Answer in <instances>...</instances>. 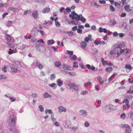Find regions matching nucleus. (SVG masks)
Segmentation results:
<instances>
[{
    "label": "nucleus",
    "instance_id": "864d4df0",
    "mask_svg": "<svg viewBox=\"0 0 133 133\" xmlns=\"http://www.w3.org/2000/svg\"><path fill=\"white\" fill-rule=\"evenodd\" d=\"M10 99L11 100L12 102H14L15 100V99L12 97H10Z\"/></svg>",
    "mask_w": 133,
    "mask_h": 133
},
{
    "label": "nucleus",
    "instance_id": "6e6552de",
    "mask_svg": "<svg viewBox=\"0 0 133 133\" xmlns=\"http://www.w3.org/2000/svg\"><path fill=\"white\" fill-rule=\"evenodd\" d=\"M88 36V37H87L85 38L84 39L85 41L87 43L88 42L89 40H90V41H91L92 40V39L91 38V35H89Z\"/></svg>",
    "mask_w": 133,
    "mask_h": 133
},
{
    "label": "nucleus",
    "instance_id": "393cba45",
    "mask_svg": "<svg viewBox=\"0 0 133 133\" xmlns=\"http://www.w3.org/2000/svg\"><path fill=\"white\" fill-rule=\"evenodd\" d=\"M67 73L69 75L72 76H74L76 75V73L74 72H68Z\"/></svg>",
    "mask_w": 133,
    "mask_h": 133
},
{
    "label": "nucleus",
    "instance_id": "de8ad7c7",
    "mask_svg": "<svg viewBox=\"0 0 133 133\" xmlns=\"http://www.w3.org/2000/svg\"><path fill=\"white\" fill-rule=\"evenodd\" d=\"M68 33L69 35L70 36H72L74 35V34L72 32L69 31L68 32Z\"/></svg>",
    "mask_w": 133,
    "mask_h": 133
},
{
    "label": "nucleus",
    "instance_id": "8fccbe9b",
    "mask_svg": "<svg viewBox=\"0 0 133 133\" xmlns=\"http://www.w3.org/2000/svg\"><path fill=\"white\" fill-rule=\"evenodd\" d=\"M10 9L11 10V11L15 12L16 11V9L14 8H10Z\"/></svg>",
    "mask_w": 133,
    "mask_h": 133
},
{
    "label": "nucleus",
    "instance_id": "f704fd0d",
    "mask_svg": "<svg viewBox=\"0 0 133 133\" xmlns=\"http://www.w3.org/2000/svg\"><path fill=\"white\" fill-rule=\"evenodd\" d=\"M100 43V42L97 40H95L94 42V44L96 45H98Z\"/></svg>",
    "mask_w": 133,
    "mask_h": 133
},
{
    "label": "nucleus",
    "instance_id": "a19ab883",
    "mask_svg": "<svg viewBox=\"0 0 133 133\" xmlns=\"http://www.w3.org/2000/svg\"><path fill=\"white\" fill-rule=\"evenodd\" d=\"M6 78L5 76L2 75H0V80L2 79H4Z\"/></svg>",
    "mask_w": 133,
    "mask_h": 133
},
{
    "label": "nucleus",
    "instance_id": "c9c22d12",
    "mask_svg": "<svg viewBox=\"0 0 133 133\" xmlns=\"http://www.w3.org/2000/svg\"><path fill=\"white\" fill-rule=\"evenodd\" d=\"M110 9V10L112 11H114L115 10V9L112 6L110 5L109 7Z\"/></svg>",
    "mask_w": 133,
    "mask_h": 133
},
{
    "label": "nucleus",
    "instance_id": "052dcab7",
    "mask_svg": "<svg viewBox=\"0 0 133 133\" xmlns=\"http://www.w3.org/2000/svg\"><path fill=\"white\" fill-rule=\"evenodd\" d=\"M55 85V84L54 83H52L49 84V85L52 87H54Z\"/></svg>",
    "mask_w": 133,
    "mask_h": 133
},
{
    "label": "nucleus",
    "instance_id": "9b49d317",
    "mask_svg": "<svg viewBox=\"0 0 133 133\" xmlns=\"http://www.w3.org/2000/svg\"><path fill=\"white\" fill-rule=\"evenodd\" d=\"M125 10L128 12H130L132 9L130 8V6L129 5H126L124 7Z\"/></svg>",
    "mask_w": 133,
    "mask_h": 133
},
{
    "label": "nucleus",
    "instance_id": "0e129e2a",
    "mask_svg": "<svg viewBox=\"0 0 133 133\" xmlns=\"http://www.w3.org/2000/svg\"><path fill=\"white\" fill-rule=\"evenodd\" d=\"M99 2L100 3H102L105 4L106 3V1L104 0L102 1L99 0Z\"/></svg>",
    "mask_w": 133,
    "mask_h": 133
},
{
    "label": "nucleus",
    "instance_id": "9d476101",
    "mask_svg": "<svg viewBox=\"0 0 133 133\" xmlns=\"http://www.w3.org/2000/svg\"><path fill=\"white\" fill-rule=\"evenodd\" d=\"M86 68L89 69H91L92 70L94 71L95 70V67L93 66H91L89 64H87L86 66Z\"/></svg>",
    "mask_w": 133,
    "mask_h": 133
},
{
    "label": "nucleus",
    "instance_id": "4d7b16f0",
    "mask_svg": "<svg viewBox=\"0 0 133 133\" xmlns=\"http://www.w3.org/2000/svg\"><path fill=\"white\" fill-rule=\"evenodd\" d=\"M24 38L26 39H30L31 38V36H28L25 35L24 36Z\"/></svg>",
    "mask_w": 133,
    "mask_h": 133
},
{
    "label": "nucleus",
    "instance_id": "a211bd4d",
    "mask_svg": "<svg viewBox=\"0 0 133 133\" xmlns=\"http://www.w3.org/2000/svg\"><path fill=\"white\" fill-rule=\"evenodd\" d=\"M55 65L57 67H59L61 65V63L60 62L57 61L55 62Z\"/></svg>",
    "mask_w": 133,
    "mask_h": 133
},
{
    "label": "nucleus",
    "instance_id": "39448f33",
    "mask_svg": "<svg viewBox=\"0 0 133 133\" xmlns=\"http://www.w3.org/2000/svg\"><path fill=\"white\" fill-rule=\"evenodd\" d=\"M36 66L40 69H42L44 68L43 65L38 62L37 61H36Z\"/></svg>",
    "mask_w": 133,
    "mask_h": 133
},
{
    "label": "nucleus",
    "instance_id": "e2e57ef3",
    "mask_svg": "<svg viewBox=\"0 0 133 133\" xmlns=\"http://www.w3.org/2000/svg\"><path fill=\"white\" fill-rule=\"evenodd\" d=\"M99 32H103V29L102 28L100 27L99 29Z\"/></svg>",
    "mask_w": 133,
    "mask_h": 133
},
{
    "label": "nucleus",
    "instance_id": "c756f323",
    "mask_svg": "<svg viewBox=\"0 0 133 133\" xmlns=\"http://www.w3.org/2000/svg\"><path fill=\"white\" fill-rule=\"evenodd\" d=\"M7 68V67L6 66L4 65V67H3L2 68V71L4 72H6L7 71V70H6V68Z\"/></svg>",
    "mask_w": 133,
    "mask_h": 133
},
{
    "label": "nucleus",
    "instance_id": "09e8293b",
    "mask_svg": "<svg viewBox=\"0 0 133 133\" xmlns=\"http://www.w3.org/2000/svg\"><path fill=\"white\" fill-rule=\"evenodd\" d=\"M67 53L70 55H72L73 54V52L72 51L67 50Z\"/></svg>",
    "mask_w": 133,
    "mask_h": 133
},
{
    "label": "nucleus",
    "instance_id": "680f3d73",
    "mask_svg": "<svg viewBox=\"0 0 133 133\" xmlns=\"http://www.w3.org/2000/svg\"><path fill=\"white\" fill-rule=\"evenodd\" d=\"M85 126L87 127H88L89 125V124L87 122H86L85 123Z\"/></svg>",
    "mask_w": 133,
    "mask_h": 133
},
{
    "label": "nucleus",
    "instance_id": "a18cd8bd",
    "mask_svg": "<svg viewBox=\"0 0 133 133\" xmlns=\"http://www.w3.org/2000/svg\"><path fill=\"white\" fill-rule=\"evenodd\" d=\"M12 23V22L11 21H9L7 23V26L8 27H9Z\"/></svg>",
    "mask_w": 133,
    "mask_h": 133
},
{
    "label": "nucleus",
    "instance_id": "f03ea898",
    "mask_svg": "<svg viewBox=\"0 0 133 133\" xmlns=\"http://www.w3.org/2000/svg\"><path fill=\"white\" fill-rule=\"evenodd\" d=\"M68 85L70 88L75 90H78L79 89V87L74 83H70Z\"/></svg>",
    "mask_w": 133,
    "mask_h": 133
},
{
    "label": "nucleus",
    "instance_id": "13d9d810",
    "mask_svg": "<svg viewBox=\"0 0 133 133\" xmlns=\"http://www.w3.org/2000/svg\"><path fill=\"white\" fill-rule=\"evenodd\" d=\"M77 32L78 33H79L80 34H81L82 32V30L78 29H77Z\"/></svg>",
    "mask_w": 133,
    "mask_h": 133
},
{
    "label": "nucleus",
    "instance_id": "6ab92c4d",
    "mask_svg": "<svg viewBox=\"0 0 133 133\" xmlns=\"http://www.w3.org/2000/svg\"><path fill=\"white\" fill-rule=\"evenodd\" d=\"M44 98H47L48 97H51V96L47 93H45L44 94Z\"/></svg>",
    "mask_w": 133,
    "mask_h": 133
},
{
    "label": "nucleus",
    "instance_id": "ddd939ff",
    "mask_svg": "<svg viewBox=\"0 0 133 133\" xmlns=\"http://www.w3.org/2000/svg\"><path fill=\"white\" fill-rule=\"evenodd\" d=\"M57 85L59 86H61L62 85L63 82L62 81L61 79H59L57 80Z\"/></svg>",
    "mask_w": 133,
    "mask_h": 133
},
{
    "label": "nucleus",
    "instance_id": "58836bf2",
    "mask_svg": "<svg viewBox=\"0 0 133 133\" xmlns=\"http://www.w3.org/2000/svg\"><path fill=\"white\" fill-rule=\"evenodd\" d=\"M73 66L74 67H77L78 66L77 63L76 62H74L73 63Z\"/></svg>",
    "mask_w": 133,
    "mask_h": 133
},
{
    "label": "nucleus",
    "instance_id": "69168bd1",
    "mask_svg": "<svg viewBox=\"0 0 133 133\" xmlns=\"http://www.w3.org/2000/svg\"><path fill=\"white\" fill-rule=\"evenodd\" d=\"M36 40V38H35L34 37L32 38V39L31 40V41L33 42H34Z\"/></svg>",
    "mask_w": 133,
    "mask_h": 133
},
{
    "label": "nucleus",
    "instance_id": "412c9836",
    "mask_svg": "<svg viewBox=\"0 0 133 133\" xmlns=\"http://www.w3.org/2000/svg\"><path fill=\"white\" fill-rule=\"evenodd\" d=\"M9 51L8 52V54L9 55H11L13 53H15L17 52L16 51H14V50H11V49H9Z\"/></svg>",
    "mask_w": 133,
    "mask_h": 133
},
{
    "label": "nucleus",
    "instance_id": "473e14b6",
    "mask_svg": "<svg viewBox=\"0 0 133 133\" xmlns=\"http://www.w3.org/2000/svg\"><path fill=\"white\" fill-rule=\"evenodd\" d=\"M39 110L41 112L43 111L44 108L43 106L41 105H40L39 106Z\"/></svg>",
    "mask_w": 133,
    "mask_h": 133
},
{
    "label": "nucleus",
    "instance_id": "20e7f679",
    "mask_svg": "<svg viewBox=\"0 0 133 133\" xmlns=\"http://www.w3.org/2000/svg\"><path fill=\"white\" fill-rule=\"evenodd\" d=\"M62 67L64 69L66 70H73L74 68L71 67L65 64L62 65Z\"/></svg>",
    "mask_w": 133,
    "mask_h": 133
},
{
    "label": "nucleus",
    "instance_id": "aec40b11",
    "mask_svg": "<svg viewBox=\"0 0 133 133\" xmlns=\"http://www.w3.org/2000/svg\"><path fill=\"white\" fill-rule=\"evenodd\" d=\"M105 70L106 71L109 72L112 70V68L111 67H109L108 68H106Z\"/></svg>",
    "mask_w": 133,
    "mask_h": 133
},
{
    "label": "nucleus",
    "instance_id": "338daca9",
    "mask_svg": "<svg viewBox=\"0 0 133 133\" xmlns=\"http://www.w3.org/2000/svg\"><path fill=\"white\" fill-rule=\"evenodd\" d=\"M119 35L120 37H123L124 36V34L123 33H120L119 34Z\"/></svg>",
    "mask_w": 133,
    "mask_h": 133
},
{
    "label": "nucleus",
    "instance_id": "49530a36",
    "mask_svg": "<svg viewBox=\"0 0 133 133\" xmlns=\"http://www.w3.org/2000/svg\"><path fill=\"white\" fill-rule=\"evenodd\" d=\"M126 15V14L124 12H122L121 13V17H124Z\"/></svg>",
    "mask_w": 133,
    "mask_h": 133
},
{
    "label": "nucleus",
    "instance_id": "2eb2a0df",
    "mask_svg": "<svg viewBox=\"0 0 133 133\" xmlns=\"http://www.w3.org/2000/svg\"><path fill=\"white\" fill-rule=\"evenodd\" d=\"M11 70L12 72H16L18 70L15 66H13L11 68Z\"/></svg>",
    "mask_w": 133,
    "mask_h": 133
},
{
    "label": "nucleus",
    "instance_id": "5701e85b",
    "mask_svg": "<svg viewBox=\"0 0 133 133\" xmlns=\"http://www.w3.org/2000/svg\"><path fill=\"white\" fill-rule=\"evenodd\" d=\"M70 59L71 60L75 61L76 59V57L75 55H74L72 56H70Z\"/></svg>",
    "mask_w": 133,
    "mask_h": 133
},
{
    "label": "nucleus",
    "instance_id": "2f4dec72",
    "mask_svg": "<svg viewBox=\"0 0 133 133\" xmlns=\"http://www.w3.org/2000/svg\"><path fill=\"white\" fill-rule=\"evenodd\" d=\"M48 112L49 114H50L52 112V110L51 109H49L48 110L47 109H46L45 111V113L46 114Z\"/></svg>",
    "mask_w": 133,
    "mask_h": 133
},
{
    "label": "nucleus",
    "instance_id": "1a4fd4ad",
    "mask_svg": "<svg viewBox=\"0 0 133 133\" xmlns=\"http://www.w3.org/2000/svg\"><path fill=\"white\" fill-rule=\"evenodd\" d=\"M32 15L35 19H37L38 16L37 11L36 10L34 11L32 14Z\"/></svg>",
    "mask_w": 133,
    "mask_h": 133
},
{
    "label": "nucleus",
    "instance_id": "4c0bfd02",
    "mask_svg": "<svg viewBox=\"0 0 133 133\" xmlns=\"http://www.w3.org/2000/svg\"><path fill=\"white\" fill-rule=\"evenodd\" d=\"M121 118H123V119H124L125 117V113H123L121 115Z\"/></svg>",
    "mask_w": 133,
    "mask_h": 133
},
{
    "label": "nucleus",
    "instance_id": "7ed1b4c3",
    "mask_svg": "<svg viewBox=\"0 0 133 133\" xmlns=\"http://www.w3.org/2000/svg\"><path fill=\"white\" fill-rule=\"evenodd\" d=\"M10 119H11V122L12 124L14 126L15 125V122L16 118L14 114H12L10 116Z\"/></svg>",
    "mask_w": 133,
    "mask_h": 133
},
{
    "label": "nucleus",
    "instance_id": "bf43d9fd",
    "mask_svg": "<svg viewBox=\"0 0 133 133\" xmlns=\"http://www.w3.org/2000/svg\"><path fill=\"white\" fill-rule=\"evenodd\" d=\"M66 12H71L70 9L68 7L66 8Z\"/></svg>",
    "mask_w": 133,
    "mask_h": 133
},
{
    "label": "nucleus",
    "instance_id": "cd10ccee",
    "mask_svg": "<svg viewBox=\"0 0 133 133\" xmlns=\"http://www.w3.org/2000/svg\"><path fill=\"white\" fill-rule=\"evenodd\" d=\"M56 77V76L54 74H52L51 75L50 79L51 80H53L55 79Z\"/></svg>",
    "mask_w": 133,
    "mask_h": 133
},
{
    "label": "nucleus",
    "instance_id": "f257e3e1",
    "mask_svg": "<svg viewBox=\"0 0 133 133\" xmlns=\"http://www.w3.org/2000/svg\"><path fill=\"white\" fill-rule=\"evenodd\" d=\"M71 13L72 14L69 15L70 17L71 18L73 19H76L77 21H79L80 19L81 15H78L74 11H72Z\"/></svg>",
    "mask_w": 133,
    "mask_h": 133
},
{
    "label": "nucleus",
    "instance_id": "3c124183",
    "mask_svg": "<svg viewBox=\"0 0 133 133\" xmlns=\"http://www.w3.org/2000/svg\"><path fill=\"white\" fill-rule=\"evenodd\" d=\"M120 49L121 50V51H120V53L121 54L123 52H125V51H126V49H122L121 48H120Z\"/></svg>",
    "mask_w": 133,
    "mask_h": 133
},
{
    "label": "nucleus",
    "instance_id": "dca6fc26",
    "mask_svg": "<svg viewBox=\"0 0 133 133\" xmlns=\"http://www.w3.org/2000/svg\"><path fill=\"white\" fill-rule=\"evenodd\" d=\"M50 10V9L49 8H46L42 11V12L44 13H46L48 12Z\"/></svg>",
    "mask_w": 133,
    "mask_h": 133
},
{
    "label": "nucleus",
    "instance_id": "c03bdc74",
    "mask_svg": "<svg viewBox=\"0 0 133 133\" xmlns=\"http://www.w3.org/2000/svg\"><path fill=\"white\" fill-rule=\"evenodd\" d=\"M8 46L10 48H13L14 46V45L12 43H8V42L7 43Z\"/></svg>",
    "mask_w": 133,
    "mask_h": 133
},
{
    "label": "nucleus",
    "instance_id": "774afa93",
    "mask_svg": "<svg viewBox=\"0 0 133 133\" xmlns=\"http://www.w3.org/2000/svg\"><path fill=\"white\" fill-rule=\"evenodd\" d=\"M130 116L131 119L133 121V113H131Z\"/></svg>",
    "mask_w": 133,
    "mask_h": 133
},
{
    "label": "nucleus",
    "instance_id": "e433bc0d",
    "mask_svg": "<svg viewBox=\"0 0 133 133\" xmlns=\"http://www.w3.org/2000/svg\"><path fill=\"white\" fill-rule=\"evenodd\" d=\"M116 53V51L115 50H113L111 51L110 53V55H112L115 54Z\"/></svg>",
    "mask_w": 133,
    "mask_h": 133
},
{
    "label": "nucleus",
    "instance_id": "4468645a",
    "mask_svg": "<svg viewBox=\"0 0 133 133\" xmlns=\"http://www.w3.org/2000/svg\"><path fill=\"white\" fill-rule=\"evenodd\" d=\"M6 39L9 42L11 41V37L9 35H5Z\"/></svg>",
    "mask_w": 133,
    "mask_h": 133
},
{
    "label": "nucleus",
    "instance_id": "72a5a7b5",
    "mask_svg": "<svg viewBox=\"0 0 133 133\" xmlns=\"http://www.w3.org/2000/svg\"><path fill=\"white\" fill-rule=\"evenodd\" d=\"M114 3H115L114 4L115 6H120L121 5V2L118 3L115 2Z\"/></svg>",
    "mask_w": 133,
    "mask_h": 133
},
{
    "label": "nucleus",
    "instance_id": "4be33fe9",
    "mask_svg": "<svg viewBox=\"0 0 133 133\" xmlns=\"http://www.w3.org/2000/svg\"><path fill=\"white\" fill-rule=\"evenodd\" d=\"M83 23H85L86 21V19L84 18L81 15H80V19Z\"/></svg>",
    "mask_w": 133,
    "mask_h": 133
},
{
    "label": "nucleus",
    "instance_id": "79ce46f5",
    "mask_svg": "<svg viewBox=\"0 0 133 133\" xmlns=\"http://www.w3.org/2000/svg\"><path fill=\"white\" fill-rule=\"evenodd\" d=\"M126 49V52H125V54H124V55L126 54H128V53H130L131 51V50L130 49Z\"/></svg>",
    "mask_w": 133,
    "mask_h": 133
},
{
    "label": "nucleus",
    "instance_id": "603ef678",
    "mask_svg": "<svg viewBox=\"0 0 133 133\" xmlns=\"http://www.w3.org/2000/svg\"><path fill=\"white\" fill-rule=\"evenodd\" d=\"M77 30V26H75L73 27L72 29V30L73 31H75Z\"/></svg>",
    "mask_w": 133,
    "mask_h": 133
},
{
    "label": "nucleus",
    "instance_id": "f3484780",
    "mask_svg": "<svg viewBox=\"0 0 133 133\" xmlns=\"http://www.w3.org/2000/svg\"><path fill=\"white\" fill-rule=\"evenodd\" d=\"M125 68L126 69H128L130 70L132 69L131 65L129 64H127L125 66Z\"/></svg>",
    "mask_w": 133,
    "mask_h": 133
},
{
    "label": "nucleus",
    "instance_id": "423d86ee",
    "mask_svg": "<svg viewBox=\"0 0 133 133\" xmlns=\"http://www.w3.org/2000/svg\"><path fill=\"white\" fill-rule=\"evenodd\" d=\"M81 47L82 49H85L87 45V44L84 41L81 42L80 43Z\"/></svg>",
    "mask_w": 133,
    "mask_h": 133
},
{
    "label": "nucleus",
    "instance_id": "37998d69",
    "mask_svg": "<svg viewBox=\"0 0 133 133\" xmlns=\"http://www.w3.org/2000/svg\"><path fill=\"white\" fill-rule=\"evenodd\" d=\"M55 24L56 26L58 27H59L61 25L58 22H56Z\"/></svg>",
    "mask_w": 133,
    "mask_h": 133
},
{
    "label": "nucleus",
    "instance_id": "5fc2aeb1",
    "mask_svg": "<svg viewBox=\"0 0 133 133\" xmlns=\"http://www.w3.org/2000/svg\"><path fill=\"white\" fill-rule=\"evenodd\" d=\"M118 35V34L116 32H115L113 33V36H117Z\"/></svg>",
    "mask_w": 133,
    "mask_h": 133
},
{
    "label": "nucleus",
    "instance_id": "f8f14e48",
    "mask_svg": "<svg viewBox=\"0 0 133 133\" xmlns=\"http://www.w3.org/2000/svg\"><path fill=\"white\" fill-rule=\"evenodd\" d=\"M59 109V111L60 112H62L63 111L65 112L66 111V109L60 106L58 108Z\"/></svg>",
    "mask_w": 133,
    "mask_h": 133
},
{
    "label": "nucleus",
    "instance_id": "b1692460",
    "mask_svg": "<svg viewBox=\"0 0 133 133\" xmlns=\"http://www.w3.org/2000/svg\"><path fill=\"white\" fill-rule=\"evenodd\" d=\"M101 60L102 62V63L103 65L105 66L107 64L106 62L104 61L103 58H101Z\"/></svg>",
    "mask_w": 133,
    "mask_h": 133
},
{
    "label": "nucleus",
    "instance_id": "bb28decb",
    "mask_svg": "<svg viewBox=\"0 0 133 133\" xmlns=\"http://www.w3.org/2000/svg\"><path fill=\"white\" fill-rule=\"evenodd\" d=\"M54 43V41L53 40H49L47 42L48 44L49 45L50 44H52Z\"/></svg>",
    "mask_w": 133,
    "mask_h": 133
},
{
    "label": "nucleus",
    "instance_id": "0eeeda50",
    "mask_svg": "<svg viewBox=\"0 0 133 133\" xmlns=\"http://www.w3.org/2000/svg\"><path fill=\"white\" fill-rule=\"evenodd\" d=\"M131 131V128L129 125L125 128V133H130Z\"/></svg>",
    "mask_w": 133,
    "mask_h": 133
},
{
    "label": "nucleus",
    "instance_id": "a878e982",
    "mask_svg": "<svg viewBox=\"0 0 133 133\" xmlns=\"http://www.w3.org/2000/svg\"><path fill=\"white\" fill-rule=\"evenodd\" d=\"M123 103H125L127 105H129V101L127 99H125L123 102Z\"/></svg>",
    "mask_w": 133,
    "mask_h": 133
},
{
    "label": "nucleus",
    "instance_id": "7c9ffc66",
    "mask_svg": "<svg viewBox=\"0 0 133 133\" xmlns=\"http://www.w3.org/2000/svg\"><path fill=\"white\" fill-rule=\"evenodd\" d=\"M80 112L82 114L86 115L87 114V112L85 110H82L80 111Z\"/></svg>",
    "mask_w": 133,
    "mask_h": 133
},
{
    "label": "nucleus",
    "instance_id": "ea45409f",
    "mask_svg": "<svg viewBox=\"0 0 133 133\" xmlns=\"http://www.w3.org/2000/svg\"><path fill=\"white\" fill-rule=\"evenodd\" d=\"M128 126H129V125L127 124H122L121 125V127L122 128L124 127H125V128H126Z\"/></svg>",
    "mask_w": 133,
    "mask_h": 133
},
{
    "label": "nucleus",
    "instance_id": "6e6d98bb",
    "mask_svg": "<svg viewBox=\"0 0 133 133\" xmlns=\"http://www.w3.org/2000/svg\"><path fill=\"white\" fill-rule=\"evenodd\" d=\"M8 14V12L4 13L2 15V17L3 18H4Z\"/></svg>",
    "mask_w": 133,
    "mask_h": 133
},
{
    "label": "nucleus",
    "instance_id": "c85d7f7f",
    "mask_svg": "<svg viewBox=\"0 0 133 133\" xmlns=\"http://www.w3.org/2000/svg\"><path fill=\"white\" fill-rule=\"evenodd\" d=\"M15 64L18 66H21V63L20 62L18 61H15Z\"/></svg>",
    "mask_w": 133,
    "mask_h": 133
}]
</instances>
